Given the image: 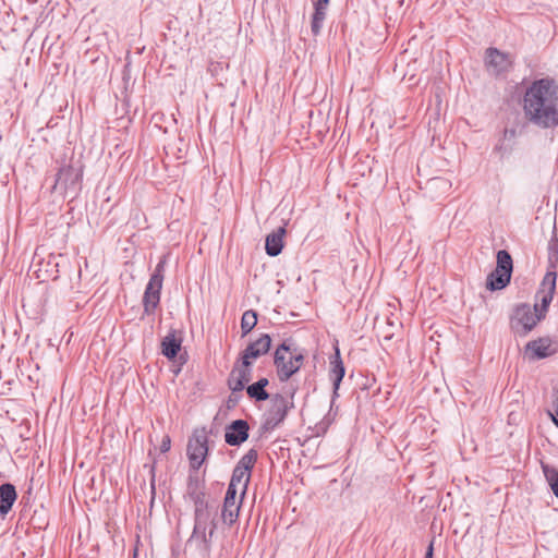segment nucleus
I'll use <instances>...</instances> for the list:
<instances>
[{
  "label": "nucleus",
  "instance_id": "1",
  "mask_svg": "<svg viewBox=\"0 0 558 558\" xmlns=\"http://www.w3.org/2000/svg\"><path fill=\"white\" fill-rule=\"evenodd\" d=\"M525 120L542 130L558 126V83L549 76L532 81L522 96Z\"/></svg>",
  "mask_w": 558,
  "mask_h": 558
},
{
  "label": "nucleus",
  "instance_id": "2",
  "mask_svg": "<svg viewBox=\"0 0 558 558\" xmlns=\"http://www.w3.org/2000/svg\"><path fill=\"white\" fill-rule=\"evenodd\" d=\"M557 272L548 271L535 293V303L517 304L509 317L510 330L515 337H526L539 322L546 318L556 293Z\"/></svg>",
  "mask_w": 558,
  "mask_h": 558
},
{
  "label": "nucleus",
  "instance_id": "3",
  "mask_svg": "<svg viewBox=\"0 0 558 558\" xmlns=\"http://www.w3.org/2000/svg\"><path fill=\"white\" fill-rule=\"evenodd\" d=\"M305 360V351L292 339H286L275 351L274 365L281 383L289 380L298 373Z\"/></svg>",
  "mask_w": 558,
  "mask_h": 558
},
{
  "label": "nucleus",
  "instance_id": "4",
  "mask_svg": "<svg viewBox=\"0 0 558 558\" xmlns=\"http://www.w3.org/2000/svg\"><path fill=\"white\" fill-rule=\"evenodd\" d=\"M166 256H162L150 275L143 295V307L145 315H151L160 303L162 282L166 270Z\"/></svg>",
  "mask_w": 558,
  "mask_h": 558
},
{
  "label": "nucleus",
  "instance_id": "5",
  "mask_svg": "<svg viewBox=\"0 0 558 558\" xmlns=\"http://www.w3.org/2000/svg\"><path fill=\"white\" fill-rule=\"evenodd\" d=\"M294 393L295 390L291 392L290 400L280 393H276L270 398V408L260 427L264 433L275 429L286 420L289 410L294 408Z\"/></svg>",
  "mask_w": 558,
  "mask_h": 558
},
{
  "label": "nucleus",
  "instance_id": "6",
  "mask_svg": "<svg viewBox=\"0 0 558 558\" xmlns=\"http://www.w3.org/2000/svg\"><path fill=\"white\" fill-rule=\"evenodd\" d=\"M513 269L512 257L506 250L497 253V266L486 279V288L489 291H497L506 288L511 280Z\"/></svg>",
  "mask_w": 558,
  "mask_h": 558
},
{
  "label": "nucleus",
  "instance_id": "7",
  "mask_svg": "<svg viewBox=\"0 0 558 558\" xmlns=\"http://www.w3.org/2000/svg\"><path fill=\"white\" fill-rule=\"evenodd\" d=\"M82 175L81 168L73 165H64L59 168L52 189L60 191L64 196L69 194L75 196L81 190Z\"/></svg>",
  "mask_w": 558,
  "mask_h": 558
},
{
  "label": "nucleus",
  "instance_id": "8",
  "mask_svg": "<svg viewBox=\"0 0 558 558\" xmlns=\"http://www.w3.org/2000/svg\"><path fill=\"white\" fill-rule=\"evenodd\" d=\"M208 453V438L205 428L195 429L189 439L186 454L193 470H198Z\"/></svg>",
  "mask_w": 558,
  "mask_h": 558
},
{
  "label": "nucleus",
  "instance_id": "9",
  "mask_svg": "<svg viewBox=\"0 0 558 558\" xmlns=\"http://www.w3.org/2000/svg\"><path fill=\"white\" fill-rule=\"evenodd\" d=\"M216 512L217 508L194 513V529L189 542L193 539H199L204 544H208L216 530Z\"/></svg>",
  "mask_w": 558,
  "mask_h": 558
},
{
  "label": "nucleus",
  "instance_id": "10",
  "mask_svg": "<svg viewBox=\"0 0 558 558\" xmlns=\"http://www.w3.org/2000/svg\"><path fill=\"white\" fill-rule=\"evenodd\" d=\"M558 352V340L549 336L529 341L524 347V355L530 361L543 360Z\"/></svg>",
  "mask_w": 558,
  "mask_h": 558
},
{
  "label": "nucleus",
  "instance_id": "11",
  "mask_svg": "<svg viewBox=\"0 0 558 558\" xmlns=\"http://www.w3.org/2000/svg\"><path fill=\"white\" fill-rule=\"evenodd\" d=\"M252 361L243 360L241 357L234 363L233 368L228 378L229 389L235 393L241 392L246 384L252 379Z\"/></svg>",
  "mask_w": 558,
  "mask_h": 558
},
{
  "label": "nucleus",
  "instance_id": "12",
  "mask_svg": "<svg viewBox=\"0 0 558 558\" xmlns=\"http://www.w3.org/2000/svg\"><path fill=\"white\" fill-rule=\"evenodd\" d=\"M345 375V367L341 359L338 345L335 347V353L329 357V372L328 376L332 383V397L330 409H332L336 399L339 397L340 384Z\"/></svg>",
  "mask_w": 558,
  "mask_h": 558
},
{
  "label": "nucleus",
  "instance_id": "13",
  "mask_svg": "<svg viewBox=\"0 0 558 558\" xmlns=\"http://www.w3.org/2000/svg\"><path fill=\"white\" fill-rule=\"evenodd\" d=\"M250 425L247 421L238 418L225 428V441L229 446L239 447L248 439Z\"/></svg>",
  "mask_w": 558,
  "mask_h": 558
},
{
  "label": "nucleus",
  "instance_id": "14",
  "mask_svg": "<svg viewBox=\"0 0 558 558\" xmlns=\"http://www.w3.org/2000/svg\"><path fill=\"white\" fill-rule=\"evenodd\" d=\"M271 348V338L268 333H262L258 339L247 344L241 352V359L252 361L265 355Z\"/></svg>",
  "mask_w": 558,
  "mask_h": 558
},
{
  "label": "nucleus",
  "instance_id": "15",
  "mask_svg": "<svg viewBox=\"0 0 558 558\" xmlns=\"http://www.w3.org/2000/svg\"><path fill=\"white\" fill-rule=\"evenodd\" d=\"M486 65L495 75L506 72L510 66L508 56L497 48L486 50Z\"/></svg>",
  "mask_w": 558,
  "mask_h": 558
},
{
  "label": "nucleus",
  "instance_id": "16",
  "mask_svg": "<svg viewBox=\"0 0 558 558\" xmlns=\"http://www.w3.org/2000/svg\"><path fill=\"white\" fill-rule=\"evenodd\" d=\"M17 499V492L12 483L0 485V517L4 518L13 508Z\"/></svg>",
  "mask_w": 558,
  "mask_h": 558
},
{
  "label": "nucleus",
  "instance_id": "17",
  "mask_svg": "<svg viewBox=\"0 0 558 558\" xmlns=\"http://www.w3.org/2000/svg\"><path fill=\"white\" fill-rule=\"evenodd\" d=\"M286 228L279 227L266 236L265 250L267 255L271 257L278 256L283 248V236L286 235Z\"/></svg>",
  "mask_w": 558,
  "mask_h": 558
},
{
  "label": "nucleus",
  "instance_id": "18",
  "mask_svg": "<svg viewBox=\"0 0 558 558\" xmlns=\"http://www.w3.org/2000/svg\"><path fill=\"white\" fill-rule=\"evenodd\" d=\"M182 339L175 337V331L171 330L161 341V353L169 360L177 357L181 350Z\"/></svg>",
  "mask_w": 558,
  "mask_h": 558
},
{
  "label": "nucleus",
  "instance_id": "19",
  "mask_svg": "<svg viewBox=\"0 0 558 558\" xmlns=\"http://www.w3.org/2000/svg\"><path fill=\"white\" fill-rule=\"evenodd\" d=\"M243 498L241 494L239 500H223L221 518L226 524L232 525L238 520Z\"/></svg>",
  "mask_w": 558,
  "mask_h": 558
},
{
  "label": "nucleus",
  "instance_id": "20",
  "mask_svg": "<svg viewBox=\"0 0 558 558\" xmlns=\"http://www.w3.org/2000/svg\"><path fill=\"white\" fill-rule=\"evenodd\" d=\"M186 495L190 500L205 497L204 482L198 476L190 475L187 480Z\"/></svg>",
  "mask_w": 558,
  "mask_h": 558
},
{
  "label": "nucleus",
  "instance_id": "21",
  "mask_svg": "<svg viewBox=\"0 0 558 558\" xmlns=\"http://www.w3.org/2000/svg\"><path fill=\"white\" fill-rule=\"evenodd\" d=\"M517 137L515 129H505L502 135V143L495 147V150L500 153L504 156L507 153H510L513 148Z\"/></svg>",
  "mask_w": 558,
  "mask_h": 558
},
{
  "label": "nucleus",
  "instance_id": "22",
  "mask_svg": "<svg viewBox=\"0 0 558 558\" xmlns=\"http://www.w3.org/2000/svg\"><path fill=\"white\" fill-rule=\"evenodd\" d=\"M250 481H251V473H245L240 468L234 466L229 484H234L238 487H239V485H241L242 486V490H241L242 497H244L246 494Z\"/></svg>",
  "mask_w": 558,
  "mask_h": 558
},
{
  "label": "nucleus",
  "instance_id": "23",
  "mask_svg": "<svg viewBox=\"0 0 558 558\" xmlns=\"http://www.w3.org/2000/svg\"><path fill=\"white\" fill-rule=\"evenodd\" d=\"M257 324V313L254 310H247L241 318L242 337L248 335Z\"/></svg>",
  "mask_w": 558,
  "mask_h": 558
},
{
  "label": "nucleus",
  "instance_id": "24",
  "mask_svg": "<svg viewBox=\"0 0 558 558\" xmlns=\"http://www.w3.org/2000/svg\"><path fill=\"white\" fill-rule=\"evenodd\" d=\"M258 452L256 449L252 448L250 449L236 463V468H240L245 473H251L252 470L257 461Z\"/></svg>",
  "mask_w": 558,
  "mask_h": 558
},
{
  "label": "nucleus",
  "instance_id": "25",
  "mask_svg": "<svg viewBox=\"0 0 558 558\" xmlns=\"http://www.w3.org/2000/svg\"><path fill=\"white\" fill-rule=\"evenodd\" d=\"M327 10L314 7V13L312 15L311 32L314 36H318L323 28L324 21L326 19Z\"/></svg>",
  "mask_w": 558,
  "mask_h": 558
},
{
  "label": "nucleus",
  "instance_id": "26",
  "mask_svg": "<svg viewBox=\"0 0 558 558\" xmlns=\"http://www.w3.org/2000/svg\"><path fill=\"white\" fill-rule=\"evenodd\" d=\"M246 393L250 399L255 400L257 402L266 401L270 398V395L266 389L260 388L257 383L248 385L246 387Z\"/></svg>",
  "mask_w": 558,
  "mask_h": 558
},
{
  "label": "nucleus",
  "instance_id": "27",
  "mask_svg": "<svg viewBox=\"0 0 558 558\" xmlns=\"http://www.w3.org/2000/svg\"><path fill=\"white\" fill-rule=\"evenodd\" d=\"M542 470L545 478L550 486V489L558 485V469L548 464L542 463Z\"/></svg>",
  "mask_w": 558,
  "mask_h": 558
},
{
  "label": "nucleus",
  "instance_id": "28",
  "mask_svg": "<svg viewBox=\"0 0 558 558\" xmlns=\"http://www.w3.org/2000/svg\"><path fill=\"white\" fill-rule=\"evenodd\" d=\"M194 504V513L207 511L215 509L216 506L214 504H209L205 497H201L194 500H191Z\"/></svg>",
  "mask_w": 558,
  "mask_h": 558
},
{
  "label": "nucleus",
  "instance_id": "29",
  "mask_svg": "<svg viewBox=\"0 0 558 558\" xmlns=\"http://www.w3.org/2000/svg\"><path fill=\"white\" fill-rule=\"evenodd\" d=\"M553 398H554L553 404L555 408V414L551 412H548V414L551 417L554 424L558 427V387L554 389Z\"/></svg>",
  "mask_w": 558,
  "mask_h": 558
},
{
  "label": "nucleus",
  "instance_id": "30",
  "mask_svg": "<svg viewBox=\"0 0 558 558\" xmlns=\"http://www.w3.org/2000/svg\"><path fill=\"white\" fill-rule=\"evenodd\" d=\"M225 499L239 500L238 499V486H235L234 484H229L227 492H226Z\"/></svg>",
  "mask_w": 558,
  "mask_h": 558
},
{
  "label": "nucleus",
  "instance_id": "31",
  "mask_svg": "<svg viewBox=\"0 0 558 558\" xmlns=\"http://www.w3.org/2000/svg\"><path fill=\"white\" fill-rule=\"evenodd\" d=\"M170 446H171V439H170V437H169V436H165V437L162 438L161 444H160V451H161L162 453L168 452V451L170 450Z\"/></svg>",
  "mask_w": 558,
  "mask_h": 558
},
{
  "label": "nucleus",
  "instance_id": "32",
  "mask_svg": "<svg viewBox=\"0 0 558 558\" xmlns=\"http://www.w3.org/2000/svg\"><path fill=\"white\" fill-rule=\"evenodd\" d=\"M330 0H316L314 2V7L322 8L323 10H327L329 5Z\"/></svg>",
  "mask_w": 558,
  "mask_h": 558
},
{
  "label": "nucleus",
  "instance_id": "33",
  "mask_svg": "<svg viewBox=\"0 0 558 558\" xmlns=\"http://www.w3.org/2000/svg\"><path fill=\"white\" fill-rule=\"evenodd\" d=\"M424 558H434V542L433 541L427 546Z\"/></svg>",
  "mask_w": 558,
  "mask_h": 558
},
{
  "label": "nucleus",
  "instance_id": "34",
  "mask_svg": "<svg viewBox=\"0 0 558 558\" xmlns=\"http://www.w3.org/2000/svg\"><path fill=\"white\" fill-rule=\"evenodd\" d=\"M430 184L435 185V186H446L447 185V181L446 180H442V179H433L430 182Z\"/></svg>",
  "mask_w": 558,
  "mask_h": 558
},
{
  "label": "nucleus",
  "instance_id": "35",
  "mask_svg": "<svg viewBox=\"0 0 558 558\" xmlns=\"http://www.w3.org/2000/svg\"><path fill=\"white\" fill-rule=\"evenodd\" d=\"M256 383L263 389H266V387L269 385V380L266 377L259 378Z\"/></svg>",
  "mask_w": 558,
  "mask_h": 558
},
{
  "label": "nucleus",
  "instance_id": "36",
  "mask_svg": "<svg viewBox=\"0 0 558 558\" xmlns=\"http://www.w3.org/2000/svg\"><path fill=\"white\" fill-rule=\"evenodd\" d=\"M283 363L289 366V353H283Z\"/></svg>",
  "mask_w": 558,
  "mask_h": 558
},
{
  "label": "nucleus",
  "instance_id": "37",
  "mask_svg": "<svg viewBox=\"0 0 558 558\" xmlns=\"http://www.w3.org/2000/svg\"><path fill=\"white\" fill-rule=\"evenodd\" d=\"M551 492L558 498V484L555 487L551 488Z\"/></svg>",
  "mask_w": 558,
  "mask_h": 558
},
{
  "label": "nucleus",
  "instance_id": "38",
  "mask_svg": "<svg viewBox=\"0 0 558 558\" xmlns=\"http://www.w3.org/2000/svg\"><path fill=\"white\" fill-rule=\"evenodd\" d=\"M554 269H555V266H551V269H548V270L546 271V274H547L548 271H555Z\"/></svg>",
  "mask_w": 558,
  "mask_h": 558
}]
</instances>
